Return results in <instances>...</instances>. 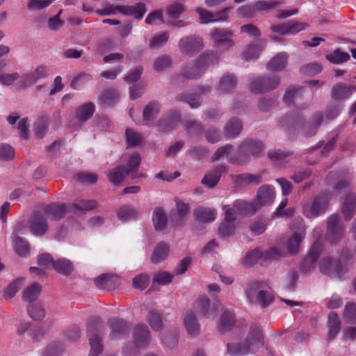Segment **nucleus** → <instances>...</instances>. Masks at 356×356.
<instances>
[{
  "instance_id": "f257e3e1",
  "label": "nucleus",
  "mask_w": 356,
  "mask_h": 356,
  "mask_svg": "<svg viewBox=\"0 0 356 356\" xmlns=\"http://www.w3.org/2000/svg\"><path fill=\"white\" fill-rule=\"evenodd\" d=\"M264 346V336L260 327L252 325L245 340L243 342L229 343L227 353L231 356H244L254 354Z\"/></svg>"
},
{
  "instance_id": "f03ea898",
  "label": "nucleus",
  "mask_w": 356,
  "mask_h": 356,
  "mask_svg": "<svg viewBox=\"0 0 356 356\" xmlns=\"http://www.w3.org/2000/svg\"><path fill=\"white\" fill-rule=\"evenodd\" d=\"M353 254L348 249H343L338 258L330 255L323 257L318 263L320 272L330 278H341L348 271L346 261L351 259Z\"/></svg>"
},
{
  "instance_id": "7ed1b4c3",
  "label": "nucleus",
  "mask_w": 356,
  "mask_h": 356,
  "mask_svg": "<svg viewBox=\"0 0 356 356\" xmlns=\"http://www.w3.org/2000/svg\"><path fill=\"white\" fill-rule=\"evenodd\" d=\"M264 145L261 142L252 139L243 140L239 145L233 157L229 162L237 165L246 164L250 161V155L259 157L263 155Z\"/></svg>"
},
{
  "instance_id": "20e7f679",
  "label": "nucleus",
  "mask_w": 356,
  "mask_h": 356,
  "mask_svg": "<svg viewBox=\"0 0 356 356\" xmlns=\"http://www.w3.org/2000/svg\"><path fill=\"white\" fill-rule=\"evenodd\" d=\"M178 48L182 54L193 56L204 48L203 39L197 35L184 36L179 41Z\"/></svg>"
},
{
  "instance_id": "39448f33",
  "label": "nucleus",
  "mask_w": 356,
  "mask_h": 356,
  "mask_svg": "<svg viewBox=\"0 0 356 356\" xmlns=\"http://www.w3.org/2000/svg\"><path fill=\"white\" fill-rule=\"evenodd\" d=\"M280 83V77L277 75L273 76H261L254 79L250 83V89L255 94L269 92L276 88Z\"/></svg>"
},
{
  "instance_id": "423d86ee",
  "label": "nucleus",
  "mask_w": 356,
  "mask_h": 356,
  "mask_svg": "<svg viewBox=\"0 0 356 356\" xmlns=\"http://www.w3.org/2000/svg\"><path fill=\"white\" fill-rule=\"evenodd\" d=\"M133 337L135 342V346L130 343L124 348L125 355L129 353V348L131 346L136 350V348H146L151 342V332L145 324H138L135 326L133 332Z\"/></svg>"
},
{
  "instance_id": "0eeeda50",
  "label": "nucleus",
  "mask_w": 356,
  "mask_h": 356,
  "mask_svg": "<svg viewBox=\"0 0 356 356\" xmlns=\"http://www.w3.org/2000/svg\"><path fill=\"white\" fill-rule=\"evenodd\" d=\"M328 207V198L324 193L318 194L313 200L311 204H305L303 206V213L309 218L318 216L320 213H323Z\"/></svg>"
},
{
  "instance_id": "6e6552de",
  "label": "nucleus",
  "mask_w": 356,
  "mask_h": 356,
  "mask_svg": "<svg viewBox=\"0 0 356 356\" xmlns=\"http://www.w3.org/2000/svg\"><path fill=\"white\" fill-rule=\"evenodd\" d=\"M232 36V32L225 29H214L211 32L213 46L222 51H227L234 45Z\"/></svg>"
},
{
  "instance_id": "1a4fd4ad",
  "label": "nucleus",
  "mask_w": 356,
  "mask_h": 356,
  "mask_svg": "<svg viewBox=\"0 0 356 356\" xmlns=\"http://www.w3.org/2000/svg\"><path fill=\"white\" fill-rule=\"evenodd\" d=\"M204 71V69L197 60L194 63L186 64L183 67L181 74L173 77L172 83L175 86H179L181 83L184 82L186 79L199 78Z\"/></svg>"
},
{
  "instance_id": "9d476101",
  "label": "nucleus",
  "mask_w": 356,
  "mask_h": 356,
  "mask_svg": "<svg viewBox=\"0 0 356 356\" xmlns=\"http://www.w3.org/2000/svg\"><path fill=\"white\" fill-rule=\"evenodd\" d=\"M29 227L35 236H43L48 230L47 216L44 212L34 211L29 220Z\"/></svg>"
},
{
  "instance_id": "9b49d317",
  "label": "nucleus",
  "mask_w": 356,
  "mask_h": 356,
  "mask_svg": "<svg viewBox=\"0 0 356 356\" xmlns=\"http://www.w3.org/2000/svg\"><path fill=\"white\" fill-rule=\"evenodd\" d=\"M344 229L337 215H331L327 219L326 238L332 243H337L342 237Z\"/></svg>"
},
{
  "instance_id": "f8f14e48",
  "label": "nucleus",
  "mask_w": 356,
  "mask_h": 356,
  "mask_svg": "<svg viewBox=\"0 0 356 356\" xmlns=\"http://www.w3.org/2000/svg\"><path fill=\"white\" fill-rule=\"evenodd\" d=\"M225 219L218 227V234L221 238H227L232 236L235 232L234 221L236 220V213L229 205L223 206Z\"/></svg>"
},
{
  "instance_id": "ddd939ff",
  "label": "nucleus",
  "mask_w": 356,
  "mask_h": 356,
  "mask_svg": "<svg viewBox=\"0 0 356 356\" xmlns=\"http://www.w3.org/2000/svg\"><path fill=\"white\" fill-rule=\"evenodd\" d=\"M175 202L176 208L171 212L170 222L173 226L181 227L186 224L187 217L191 211V207L181 200H176Z\"/></svg>"
},
{
  "instance_id": "4468645a",
  "label": "nucleus",
  "mask_w": 356,
  "mask_h": 356,
  "mask_svg": "<svg viewBox=\"0 0 356 356\" xmlns=\"http://www.w3.org/2000/svg\"><path fill=\"white\" fill-rule=\"evenodd\" d=\"M181 122V113L177 110L170 111L167 115L161 117L156 122L159 131L166 133L175 129Z\"/></svg>"
},
{
  "instance_id": "2eb2a0df",
  "label": "nucleus",
  "mask_w": 356,
  "mask_h": 356,
  "mask_svg": "<svg viewBox=\"0 0 356 356\" xmlns=\"http://www.w3.org/2000/svg\"><path fill=\"white\" fill-rule=\"evenodd\" d=\"M108 325L111 330L109 334L111 340H116L125 337L129 334L131 329V325L127 321L119 318L109 319Z\"/></svg>"
},
{
  "instance_id": "dca6fc26",
  "label": "nucleus",
  "mask_w": 356,
  "mask_h": 356,
  "mask_svg": "<svg viewBox=\"0 0 356 356\" xmlns=\"http://www.w3.org/2000/svg\"><path fill=\"white\" fill-rule=\"evenodd\" d=\"M197 307L199 312L206 318H213L218 310L224 309V306L219 300H216L213 305H211L210 300L207 297L200 298L197 300Z\"/></svg>"
},
{
  "instance_id": "f3484780",
  "label": "nucleus",
  "mask_w": 356,
  "mask_h": 356,
  "mask_svg": "<svg viewBox=\"0 0 356 356\" xmlns=\"http://www.w3.org/2000/svg\"><path fill=\"white\" fill-rule=\"evenodd\" d=\"M47 76L45 67L39 66L34 71L24 74L17 85V90H24L27 86H31L38 79Z\"/></svg>"
},
{
  "instance_id": "a211bd4d",
  "label": "nucleus",
  "mask_w": 356,
  "mask_h": 356,
  "mask_svg": "<svg viewBox=\"0 0 356 356\" xmlns=\"http://www.w3.org/2000/svg\"><path fill=\"white\" fill-rule=\"evenodd\" d=\"M356 91V86H348L343 83L338 82L331 88V97L336 101H344L349 99L353 92Z\"/></svg>"
},
{
  "instance_id": "6ab92c4d",
  "label": "nucleus",
  "mask_w": 356,
  "mask_h": 356,
  "mask_svg": "<svg viewBox=\"0 0 356 356\" xmlns=\"http://www.w3.org/2000/svg\"><path fill=\"white\" fill-rule=\"evenodd\" d=\"M321 252V247L318 244H314L307 256L302 261L300 270L302 273L307 274L314 270L315 263L318 259Z\"/></svg>"
},
{
  "instance_id": "aec40b11",
  "label": "nucleus",
  "mask_w": 356,
  "mask_h": 356,
  "mask_svg": "<svg viewBox=\"0 0 356 356\" xmlns=\"http://www.w3.org/2000/svg\"><path fill=\"white\" fill-rule=\"evenodd\" d=\"M275 197L274 188L272 186L265 184L259 188L254 202L260 209L261 207L270 205L273 202Z\"/></svg>"
},
{
  "instance_id": "412c9836",
  "label": "nucleus",
  "mask_w": 356,
  "mask_h": 356,
  "mask_svg": "<svg viewBox=\"0 0 356 356\" xmlns=\"http://www.w3.org/2000/svg\"><path fill=\"white\" fill-rule=\"evenodd\" d=\"M234 211L241 216H252L259 210V207L255 202H247L243 200H236L234 202L232 207Z\"/></svg>"
},
{
  "instance_id": "4be33fe9",
  "label": "nucleus",
  "mask_w": 356,
  "mask_h": 356,
  "mask_svg": "<svg viewBox=\"0 0 356 356\" xmlns=\"http://www.w3.org/2000/svg\"><path fill=\"white\" fill-rule=\"evenodd\" d=\"M95 284L99 289L113 290L120 284V279L113 274H102L94 280Z\"/></svg>"
},
{
  "instance_id": "5701e85b",
  "label": "nucleus",
  "mask_w": 356,
  "mask_h": 356,
  "mask_svg": "<svg viewBox=\"0 0 356 356\" xmlns=\"http://www.w3.org/2000/svg\"><path fill=\"white\" fill-rule=\"evenodd\" d=\"M356 211V194L352 192L347 193L341 207V211L346 220H350Z\"/></svg>"
},
{
  "instance_id": "b1692460",
  "label": "nucleus",
  "mask_w": 356,
  "mask_h": 356,
  "mask_svg": "<svg viewBox=\"0 0 356 356\" xmlns=\"http://www.w3.org/2000/svg\"><path fill=\"white\" fill-rule=\"evenodd\" d=\"M161 111V104L157 100L150 101L145 106L143 111V120L146 125L150 126L149 123L154 120Z\"/></svg>"
},
{
  "instance_id": "393cba45",
  "label": "nucleus",
  "mask_w": 356,
  "mask_h": 356,
  "mask_svg": "<svg viewBox=\"0 0 356 356\" xmlns=\"http://www.w3.org/2000/svg\"><path fill=\"white\" fill-rule=\"evenodd\" d=\"M43 212L46 216H51L53 220H59L65 217L67 209L65 204L51 203L44 207Z\"/></svg>"
},
{
  "instance_id": "a878e982",
  "label": "nucleus",
  "mask_w": 356,
  "mask_h": 356,
  "mask_svg": "<svg viewBox=\"0 0 356 356\" xmlns=\"http://www.w3.org/2000/svg\"><path fill=\"white\" fill-rule=\"evenodd\" d=\"M327 324L328 327L327 340L330 341L337 337L341 327V321L335 312H330Z\"/></svg>"
},
{
  "instance_id": "bb28decb",
  "label": "nucleus",
  "mask_w": 356,
  "mask_h": 356,
  "mask_svg": "<svg viewBox=\"0 0 356 356\" xmlns=\"http://www.w3.org/2000/svg\"><path fill=\"white\" fill-rule=\"evenodd\" d=\"M243 129L242 121L236 117L232 118L225 124L224 135L227 138H234L238 136Z\"/></svg>"
},
{
  "instance_id": "cd10ccee",
  "label": "nucleus",
  "mask_w": 356,
  "mask_h": 356,
  "mask_svg": "<svg viewBox=\"0 0 356 356\" xmlns=\"http://www.w3.org/2000/svg\"><path fill=\"white\" fill-rule=\"evenodd\" d=\"M184 323L189 335L195 337L200 333V325L194 312L189 311L186 314Z\"/></svg>"
},
{
  "instance_id": "c85d7f7f",
  "label": "nucleus",
  "mask_w": 356,
  "mask_h": 356,
  "mask_svg": "<svg viewBox=\"0 0 356 356\" xmlns=\"http://www.w3.org/2000/svg\"><path fill=\"white\" fill-rule=\"evenodd\" d=\"M264 283L259 281H252L248 284L245 289V296L248 301L254 304L260 295H264Z\"/></svg>"
},
{
  "instance_id": "c756f323",
  "label": "nucleus",
  "mask_w": 356,
  "mask_h": 356,
  "mask_svg": "<svg viewBox=\"0 0 356 356\" xmlns=\"http://www.w3.org/2000/svg\"><path fill=\"white\" fill-rule=\"evenodd\" d=\"M323 115L321 112L316 113L310 119V121L304 125L302 134L306 137H311L316 134L317 129L321 124Z\"/></svg>"
},
{
  "instance_id": "7c9ffc66",
  "label": "nucleus",
  "mask_w": 356,
  "mask_h": 356,
  "mask_svg": "<svg viewBox=\"0 0 356 356\" xmlns=\"http://www.w3.org/2000/svg\"><path fill=\"white\" fill-rule=\"evenodd\" d=\"M95 111V106L92 102H87L75 110L76 119L80 122H85L92 118Z\"/></svg>"
},
{
  "instance_id": "2f4dec72",
  "label": "nucleus",
  "mask_w": 356,
  "mask_h": 356,
  "mask_svg": "<svg viewBox=\"0 0 356 356\" xmlns=\"http://www.w3.org/2000/svg\"><path fill=\"white\" fill-rule=\"evenodd\" d=\"M226 171V165H219L213 171L206 174L202 183L209 188H213L219 181L222 172Z\"/></svg>"
},
{
  "instance_id": "473e14b6",
  "label": "nucleus",
  "mask_w": 356,
  "mask_h": 356,
  "mask_svg": "<svg viewBox=\"0 0 356 356\" xmlns=\"http://www.w3.org/2000/svg\"><path fill=\"white\" fill-rule=\"evenodd\" d=\"M223 311L218 324L219 332L223 333L230 331L235 325V316L234 314L227 309H221Z\"/></svg>"
},
{
  "instance_id": "72a5a7b5",
  "label": "nucleus",
  "mask_w": 356,
  "mask_h": 356,
  "mask_svg": "<svg viewBox=\"0 0 356 356\" xmlns=\"http://www.w3.org/2000/svg\"><path fill=\"white\" fill-rule=\"evenodd\" d=\"M170 246L165 242H159L154 248L151 256L153 264H157L163 261L169 255Z\"/></svg>"
},
{
  "instance_id": "f704fd0d",
  "label": "nucleus",
  "mask_w": 356,
  "mask_h": 356,
  "mask_svg": "<svg viewBox=\"0 0 356 356\" xmlns=\"http://www.w3.org/2000/svg\"><path fill=\"white\" fill-rule=\"evenodd\" d=\"M120 98L118 91L115 88L105 89L99 98V104L104 107H110L115 104Z\"/></svg>"
},
{
  "instance_id": "c9c22d12",
  "label": "nucleus",
  "mask_w": 356,
  "mask_h": 356,
  "mask_svg": "<svg viewBox=\"0 0 356 356\" xmlns=\"http://www.w3.org/2000/svg\"><path fill=\"white\" fill-rule=\"evenodd\" d=\"M88 330L91 332V334L89 337V343L90 346L89 356H99L104 349L102 339L98 334L93 332L91 327H89Z\"/></svg>"
},
{
  "instance_id": "e433bc0d",
  "label": "nucleus",
  "mask_w": 356,
  "mask_h": 356,
  "mask_svg": "<svg viewBox=\"0 0 356 356\" xmlns=\"http://www.w3.org/2000/svg\"><path fill=\"white\" fill-rule=\"evenodd\" d=\"M195 219L200 222H210L215 220L216 211L215 209L202 207H196L194 211Z\"/></svg>"
},
{
  "instance_id": "4c0bfd02",
  "label": "nucleus",
  "mask_w": 356,
  "mask_h": 356,
  "mask_svg": "<svg viewBox=\"0 0 356 356\" xmlns=\"http://www.w3.org/2000/svg\"><path fill=\"white\" fill-rule=\"evenodd\" d=\"M305 236V229L300 230L299 232H294L287 241V250L290 254H298L300 249V244Z\"/></svg>"
},
{
  "instance_id": "58836bf2",
  "label": "nucleus",
  "mask_w": 356,
  "mask_h": 356,
  "mask_svg": "<svg viewBox=\"0 0 356 356\" xmlns=\"http://www.w3.org/2000/svg\"><path fill=\"white\" fill-rule=\"evenodd\" d=\"M12 239L13 242V249L16 254L21 257H27L31 250L29 242L20 236H15V238H12Z\"/></svg>"
},
{
  "instance_id": "ea45409f",
  "label": "nucleus",
  "mask_w": 356,
  "mask_h": 356,
  "mask_svg": "<svg viewBox=\"0 0 356 356\" xmlns=\"http://www.w3.org/2000/svg\"><path fill=\"white\" fill-rule=\"evenodd\" d=\"M220 60V56L218 52L209 50L202 53L196 60L204 70L210 65L216 64Z\"/></svg>"
},
{
  "instance_id": "a19ab883",
  "label": "nucleus",
  "mask_w": 356,
  "mask_h": 356,
  "mask_svg": "<svg viewBox=\"0 0 356 356\" xmlns=\"http://www.w3.org/2000/svg\"><path fill=\"white\" fill-rule=\"evenodd\" d=\"M287 54L285 52H280L272 58L267 64V69L270 71H281L287 63Z\"/></svg>"
},
{
  "instance_id": "79ce46f5",
  "label": "nucleus",
  "mask_w": 356,
  "mask_h": 356,
  "mask_svg": "<svg viewBox=\"0 0 356 356\" xmlns=\"http://www.w3.org/2000/svg\"><path fill=\"white\" fill-rule=\"evenodd\" d=\"M147 321L152 329L156 332L163 329L162 314L156 309H152L148 312Z\"/></svg>"
},
{
  "instance_id": "37998d69",
  "label": "nucleus",
  "mask_w": 356,
  "mask_h": 356,
  "mask_svg": "<svg viewBox=\"0 0 356 356\" xmlns=\"http://www.w3.org/2000/svg\"><path fill=\"white\" fill-rule=\"evenodd\" d=\"M140 161L141 159L139 154L135 153L131 155L127 161V167L124 168L126 175H130L132 179L139 177V175H136V172L138 170Z\"/></svg>"
},
{
  "instance_id": "c03bdc74",
  "label": "nucleus",
  "mask_w": 356,
  "mask_h": 356,
  "mask_svg": "<svg viewBox=\"0 0 356 356\" xmlns=\"http://www.w3.org/2000/svg\"><path fill=\"white\" fill-rule=\"evenodd\" d=\"M53 269L63 275H69L74 270L72 263L70 260L61 258L54 261Z\"/></svg>"
},
{
  "instance_id": "a18cd8bd",
  "label": "nucleus",
  "mask_w": 356,
  "mask_h": 356,
  "mask_svg": "<svg viewBox=\"0 0 356 356\" xmlns=\"http://www.w3.org/2000/svg\"><path fill=\"white\" fill-rule=\"evenodd\" d=\"M42 291V286L38 283H33L26 287L22 292V299L29 302L37 300Z\"/></svg>"
},
{
  "instance_id": "49530a36",
  "label": "nucleus",
  "mask_w": 356,
  "mask_h": 356,
  "mask_svg": "<svg viewBox=\"0 0 356 356\" xmlns=\"http://www.w3.org/2000/svg\"><path fill=\"white\" fill-rule=\"evenodd\" d=\"M152 221L156 230H163L168 221L167 216L162 208L156 207L153 211Z\"/></svg>"
},
{
  "instance_id": "de8ad7c7",
  "label": "nucleus",
  "mask_w": 356,
  "mask_h": 356,
  "mask_svg": "<svg viewBox=\"0 0 356 356\" xmlns=\"http://www.w3.org/2000/svg\"><path fill=\"white\" fill-rule=\"evenodd\" d=\"M264 47V42L259 40L256 43H252L246 47L245 49L243 56L246 60L254 59L259 57L260 51Z\"/></svg>"
},
{
  "instance_id": "09e8293b",
  "label": "nucleus",
  "mask_w": 356,
  "mask_h": 356,
  "mask_svg": "<svg viewBox=\"0 0 356 356\" xmlns=\"http://www.w3.org/2000/svg\"><path fill=\"white\" fill-rule=\"evenodd\" d=\"M106 175L108 177L109 181L113 184H120L124 179L125 176L127 175H126L124 167L122 165H118L114 168L108 170L106 172Z\"/></svg>"
},
{
  "instance_id": "8fccbe9b",
  "label": "nucleus",
  "mask_w": 356,
  "mask_h": 356,
  "mask_svg": "<svg viewBox=\"0 0 356 356\" xmlns=\"http://www.w3.org/2000/svg\"><path fill=\"white\" fill-rule=\"evenodd\" d=\"M146 6L143 3H138L136 6H124V14L134 16L137 19H141L146 13Z\"/></svg>"
},
{
  "instance_id": "3c124183",
  "label": "nucleus",
  "mask_w": 356,
  "mask_h": 356,
  "mask_svg": "<svg viewBox=\"0 0 356 356\" xmlns=\"http://www.w3.org/2000/svg\"><path fill=\"white\" fill-rule=\"evenodd\" d=\"M237 83L236 76L234 74H225L220 80L218 90L222 92H227L235 88Z\"/></svg>"
},
{
  "instance_id": "603ef678",
  "label": "nucleus",
  "mask_w": 356,
  "mask_h": 356,
  "mask_svg": "<svg viewBox=\"0 0 356 356\" xmlns=\"http://www.w3.org/2000/svg\"><path fill=\"white\" fill-rule=\"evenodd\" d=\"M179 332L175 328L172 330H167L161 335L163 343L170 349H173L178 344Z\"/></svg>"
},
{
  "instance_id": "864d4df0",
  "label": "nucleus",
  "mask_w": 356,
  "mask_h": 356,
  "mask_svg": "<svg viewBox=\"0 0 356 356\" xmlns=\"http://www.w3.org/2000/svg\"><path fill=\"white\" fill-rule=\"evenodd\" d=\"M183 124L185 131L189 134L201 136L204 131V126L196 120H186Z\"/></svg>"
},
{
  "instance_id": "5fc2aeb1",
  "label": "nucleus",
  "mask_w": 356,
  "mask_h": 356,
  "mask_svg": "<svg viewBox=\"0 0 356 356\" xmlns=\"http://www.w3.org/2000/svg\"><path fill=\"white\" fill-rule=\"evenodd\" d=\"M179 102H186L192 108H197L202 104V99L196 94L181 93L175 97Z\"/></svg>"
},
{
  "instance_id": "6e6d98bb",
  "label": "nucleus",
  "mask_w": 356,
  "mask_h": 356,
  "mask_svg": "<svg viewBox=\"0 0 356 356\" xmlns=\"http://www.w3.org/2000/svg\"><path fill=\"white\" fill-rule=\"evenodd\" d=\"M326 59L333 64H341L350 60V55L342 51L340 49L334 50L331 54L326 55Z\"/></svg>"
},
{
  "instance_id": "4d7b16f0",
  "label": "nucleus",
  "mask_w": 356,
  "mask_h": 356,
  "mask_svg": "<svg viewBox=\"0 0 356 356\" xmlns=\"http://www.w3.org/2000/svg\"><path fill=\"white\" fill-rule=\"evenodd\" d=\"M186 10L185 6L179 2L169 5L165 9V13L170 19H178Z\"/></svg>"
},
{
  "instance_id": "13d9d810",
  "label": "nucleus",
  "mask_w": 356,
  "mask_h": 356,
  "mask_svg": "<svg viewBox=\"0 0 356 356\" xmlns=\"http://www.w3.org/2000/svg\"><path fill=\"white\" fill-rule=\"evenodd\" d=\"M261 256L262 254L259 249H254L246 254L245 257L242 260L241 264L246 268L251 267L257 263Z\"/></svg>"
},
{
  "instance_id": "bf43d9fd",
  "label": "nucleus",
  "mask_w": 356,
  "mask_h": 356,
  "mask_svg": "<svg viewBox=\"0 0 356 356\" xmlns=\"http://www.w3.org/2000/svg\"><path fill=\"white\" fill-rule=\"evenodd\" d=\"M24 284V278H17L10 283L4 290L3 296L6 299L13 298Z\"/></svg>"
},
{
  "instance_id": "052dcab7",
  "label": "nucleus",
  "mask_w": 356,
  "mask_h": 356,
  "mask_svg": "<svg viewBox=\"0 0 356 356\" xmlns=\"http://www.w3.org/2000/svg\"><path fill=\"white\" fill-rule=\"evenodd\" d=\"M49 117L46 114L42 115L35 122V135L38 138H42L48 129Z\"/></svg>"
},
{
  "instance_id": "680f3d73",
  "label": "nucleus",
  "mask_w": 356,
  "mask_h": 356,
  "mask_svg": "<svg viewBox=\"0 0 356 356\" xmlns=\"http://www.w3.org/2000/svg\"><path fill=\"white\" fill-rule=\"evenodd\" d=\"M27 310L30 317L35 321L42 320L45 316V310L40 303L30 305Z\"/></svg>"
},
{
  "instance_id": "e2e57ef3",
  "label": "nucleus",
  "mask_w": 356,
  "mask_h": 356,
  "mask_svg": "<svg viewBox=\"0 0 356 356\" xmlns=\"http://www.w3.org/2000/svg\"><path fill=\"white\" fill-rule=\"evenodd\" d=\"M261 176L248 173L238 175L236 177V181L240 185H248L252 183L259 184L261 182Z\"/></svg>"
},
{
  "instance_id": "0e129e2a",
  "label": "nucleus",
  "mask_w": 356,
  "mask_h": 356,
  "mask_svg": "<svg viewBox=\"0 0 356 356\" xmlns=\"http://www.w3.org/2000/svg\"><path fill=\"white\" fill-rule=\"evenodd\" d=\"M65 350L62 343L54 341L45 348L43 356H60Z\"/></svg>"
},
{
  "instance_id": "69168bd1",
  "label": "nucleus",
  "mask_w": 356,
  "mask_h": 356,
  "mask_svg": "<svg viewBox=\"0 0 356 356\" xmlns=\"http://www.w3.org/2000/svg\"><path fill=\"white\" fill-rule=\"evenodd\" d=\"M125 135L128 147H136L143 140V136L132 129L127 128Z\"/></svg>"
},
{
  "instance_id": "338daca9",
  "label": "nucleus",
  "mask_w": 356,
  "mask_h": 356,
  "mask_svg": "<svg viewBox=\"0 0 356 356\" xmlns=\"http://www.w3.org/2000/svg\"><path fill=\"white\" fill-rule=\"evenodd\" d=\"M343 319L346 322L356 323V304L354 302L347 303L343 310Z\"/></svg>"
},
{
  "instance_id": "774afa93",
  "label": "nucleus",
  "mask_w": 356,
  "mask_h": 356,
  "mask_svg": "<svg viewBox=\"0 0 356 356\" xmlns=\"http://www.w3.org/2000/svg\"><path fill=\"white\" fill-rule=\"evenodd\" d=\"M172 64L171 57L168 55H161L155 59L154 69L156 72H162L168 68Z\"/></svg>"
}]
</instances>
